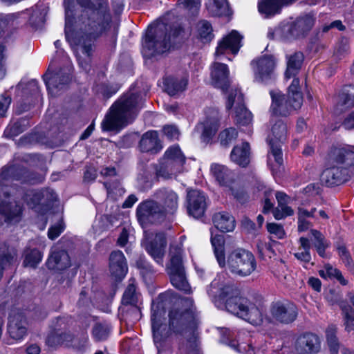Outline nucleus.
<instances>
[{"label":"nucleus","mask_w":354,"mask_h":354,"mask_svg":"<svg viewBox=\"0 0 354 354\" xmlns=\"http://www.w3.org/2000/svg\"><path fill=\"white\" fill-rule=\"evenodd\" d=\"M297 354H316L321 348L319 337L312 333H305L299 335L294 344Z\"/></svg>","instance_id":"obj_18"},{"label":"nucleus","mask_w":354,"mask_h":354,"mask_svg":"<svg viewBox=\"0 0 354 354\" xmlns=\"http://www.w3.org/2000/svg\"><path fill=\"white\" fill-rule=\"evenodd\" d=\"M28 122L25 119H20L16 122L8 125L4 131L3 135L6 138H14L24 132L28 127Z\"/></svg>","instance_id":"obj_48"},{"label":"nucleus","mask_w":354,"mask_h":354,"mask_svg":"<svg viewBox=\"0 0 354 354\" xmlns=\"http://www.w3.org/2000/svg\"><path fill=\"white\" fill-rule=\"evenodd\" d=\"M214 226L223 232H232L235 228V219L226 212L215 213L212 218Z\"/></svg>","instance_id":"obj_34"},{"label":"nucleus","mask_w":354,"mask_h":354,"mask_svg":"<svg viewBox=\"0 0 354 354\" xmlns=\"http://www.w3.org/2000/svg\"><path fill=\"white\" fill-rule=\"evenodd\" d=\"M47 263L48 268L50 269L62 270L71 266V260L66 251H53L48 258Z\"/></svg>","instance_id":"obj_36"},{"label":"nucleus","mask_w":354,"mask_h":354,"mask_svg":"<svg viewBox=\"0 0 354 354\" xmlns=\"http://www.w3.org/2000/svg\"><path fill=\"white\" fill-rule=\"evenodd\" d=\"M299 241L300 246L298 248V251L294 254V256L300 261L309 263L311 260L310 241L306 237H301Z\"/></svg>","instance_id":"obj_44"},{"label":"nucleus","mask_w":354,"mask_h":354,"mask_svg":"<svg viewBox=\"0 0 354 354\" xmlns=\"http://www.w3.org/2000/svg\"><path fill=\"white\" fill-rule=\"evenodd\" d=\"M288 127L281 120H278L272 127L271 133L268 136V142L270 145L268 155V164L273 171L283 165V160L281 151V144L286 138Z\"/></svg>","instance_id":"obj_9"},{"label":"nucleus","mask_w":354,"mask_h":354,"mask_svg":"<svg viewBox=\"0 0 354 354\" xmlns=\"http://www.w3.org/2000/svg\"><path fill=\"white\" fill-rule=\"evenodd\" d=\"M207 293L214 302H225L229 313L253 325L262 322L263 315L259 308L246 297L241 296L239 290L234 285L215 279L208 287Z\"/></svg>","instance_id":"obj_3"},{"label":"nucleus","mask_w":354,"mask_h":354,"mask_svg":"<svg viewBox=\"0 0 354 354\" xmlns=\"http://www.w3.org/2000/svg\"><path fill=\"white\" fill-rule=\"evenodd\" d=\"M185 162V157L177 146L171 147L165 153L162 162L156 169V175L164 179L171 178L181 172Z\"/></svg>","instance_id":"obj_11"},{"label":"nucleus","mask_w":354,"mask_h":354,"mask_svg":"<svg viewBox=\"0 0 354 354\" xmlns=\"http://www.w3.org/2000/svg\"><path fill=\"white\" fill-rule=\"evenodd\" d=\"M154 199L158 202L162 209L165 211V215L174 214L178 209V196L171 189L162 187L154 192Z\"/></svg>","instance_id":"obj_19"},{"label":"nucleus","mask_w":354,"mask_h":354,"mask_svg":"<svg viewBox=\"0 0 354 354\" xmlns=\"http://www.w3.org/2000/svg\"><path fill=\"white\" fill-rule=\"evenodd\" d=\"M64 323L63 318L57 319V327L52 331L46 338V344L51 347L58 346H71L74 340V335L65 328H61L62 324Z\"/></svg>","instance_id":"obj_20"},{"label":"nucleus","mask_w":354,"mask_h":354,"mask_svg":"<svg viewBox=\"0 0 354 354\" xmlns=\"http://www.w3.org/2000/svg\"><path fill=\"white\" fill-rule=\"evenodd\" d=\"M142 106L143 100L140 94H124L110 107L101 123L102 129L119 131L134 120Z\"/></svg>","instance_id":"obj_6"},{"label":"nucleus","mask_w":354,"mask_h":354,"mask_svg":"<svg viewBox=\"0 0 354 354\" xmlns=\"http://www.w3.org/2000/svg\"><path fill=\"white\" fill-rule=\"evenodd\" d=\"M44 80L49 93L56 95L58 91L64 89L71 81L69 68H61L59 71L52 74L50 68L44 75Z\"/></svg>","instance_id":"obj_16"},{"label":"nucleus","mask_w":354,"mask_h":354,"mask_svg":"<svg viewBox=\"0 0 354 354\" xmlns=\"http://www.w3.org/2000/svg\"><path fill=\"white\" fill-rule=\"evenodd\" d=\"M136 267L140 270L142 274H148L153 272V267L143 256H140L136 261Z\"/></svg>","instance_id":"obj_61"},{"label":"nucleus","mask_w":354,"mask_h":354,"mask_svg":"<svg viewBox=\"0 0 354 354\" xmlns=\"http://www.w3.org/2000/svg\"><path fill=\"white\" fill-rule=\"evenodd\" d=\"M324 268H326V273L328 277H333L337 279L338 281L343 286H345L348 283V281L344 278L341 272L339 270L334 268L332 266L329 264L325 265Z\"/></svg>","instance_id":"obj_58"},{"label":"nucleus","mask_w":354,"mask_h":354,"mask_svg":"<svg viewBox=\"0 0 354 354\" xmlns=\"http://www.w3.org/2000/svg\"><path fill=\"white\" fill-rule=\"evenodd\" d=\"M315 19L310 15L297 18L290 23L297 39L304 37L313 28Z\"/></svg>","instance_id":"obj_40"},{"label":"nucleus","mask_w":354,"mask_h":354,"mask_svg":"<svg viewBox=\"0 0 354 354\" xmlns=\"http://www.w3.org/2000/svg\"><path fill=\"white\" fill-rule=\"evenodd\" d=\"M166 246L165 234L158 233L153 240L146 244L145 250L157 263L162 266Z\"/></svg>","instance_id":"obj_24"},{"label":"nucleus","mask_w":354,"mask_h":354,"mask_svg":"<svg viewBox=\"0 0 354 354\" xmlns=\"http://www.w3.org/2000/svg\"><path fill=\"white\" fill-rule=\"evenodd\" d=\"M27 325L26 319L22 313H12L8 325L10 337L15 340L23 339L27 334Z\"/></svg>","instance_id":"obj_23"},{"label":"nucleus","mask_w":354,"mask_h":354,"mask_svg":"<svg viewBox=\"0 0 354 354\" xmlns=\"http://www.w3.org/2000/svg\"><path fill=\"white\" fill-rule=\"evenodd\" d=\"M182 32L183 28L178 24L158 22L150 25L143 44L145 53L147 56L152 57L168 51Z\"/></svg>","instance_id":"obj_7"},{"label":"nucleus","mask_w":354,"mask_h":354,"mask_svg":"<svg viewBox=\"0 0 354 354\" xmlns=\"http://www.w3.org/2000/svg\"><path fill=\"white\" fill-rule=\"evenodd\" d=\"M209 10L214 16H229L232 14V10L227 0H214Z\"/></svg>","instance_id":"obj_46"},{"label":"nucleus","mask_w":354,"mask_h":354,"mask_svg":"<svg viewBox=\"0 0 354 354\" xmlns=\"http://www.w3.org/2000/svg\"><path fill=\"white\" fill-rule=\"evenodd\" d=\"M231 346L234 347L239 352H245L247 354H284L281 352L282 345H278L275 349H268V345L264 344L261 347L257 346L255 348H257V351H254L252 344H239L236 346L234 344H232Z\"/></svg>","instance_id":"obj_35"},{"label":"nucleus","mask_w":354,"mask_h":354,"mask_svg":"<svg viewBox=\"0 0 354 354\" xmlns=\"http://www.w3.org/2000/svg\"><path fill=\"white\" fill-rule=\"evenodd\" d=\"M238 136V131L233 127H230L222 131L218 135V141L223 147H228Z\"/></svg>","instance_id":"obj_54"},{"label":"nucleus","mask_w":354,"mask_h":354,"mask_svg":"<svg viewBox=\"0 0 354 354\" xmlns=\"http://www.w3.org/2000/svg\"><path fill=\"white\" fill-rule=\"evenodd\" d=\"M187 200L189 214L194 218L201 217L207 207L205 194L197 189L191 190L187 193Z\"/></svg>","instance_id":"obj_22"},{"label":"nucleus","mask_w":354,"mask_h":354,"mask_svg":"<svg viewBox=\"0 0 354 354\" xmlns=\"http://www.w3.org/2000/svg\"><path fill=\"white\" fill-rule=\"evenodd\" d=\"M169 256V261L166 266L167 273L185 270L183 259V250L180 247L171 245Z\"/></svg>","instance_id":"obj_33"},{"label":"nucleus","mask_w":354,"mask_h":354,"mask_svg":"<svg viewBox=\"0 0 354 354\" xmlns=\"http://www.w3.org/2000/svg\"><path fill=\"white\" fill-rule=\"evenodd\" d=\"M227 266L232 274L239 277H247L256 270L257 262L252 252L245 249L238 248L228 254Z\"/></svg>","instance_id":"obj_10"},{"label":"nucleus","mask_w":354,"mask_h":354,"mask_svg":"<svg viewBox=\"0 0 354 354\" xmlns=\"http://www.w3.org/2000/svg\"><path fill=\"white\" fill-rule=\"evenodd\" d=\"M210 171L221 185L229 186L234 180L233 174L224 165L214 163L211 165Z\"/></svg>","instance_id":"obj_38"},{"label":"nucleus","mask_w":354,"mask_h":354,"mask_svg":"<svg viewBox=\"0 0 354 354\" xmlns=\"http://www.w3.org/2000/svg\"><path fill=\"white\" fill-rule=\"evenodd\" d=\"M111 326L106 322L96 323L92 329V335L97 342L104 341L109 336Z\"/></svg>","instance_id":"obj_50"},{"label":"nucleus","mask_w":354,"mask_h":354,"mask_svg":"<svg viewBox=\"0 0 354 354\" xmlns=\"http://www.w3.org/2000/svg\"><path fill=\"white\" fill-rule=\"evenodd\" d=\"M310 232L314 237L313 245L315 248L318 254L324 258L326 257L325 250L329 247L330 243L328 242L324 235L317 230H311Z\"/></svg>","instance_id":"obj_47"},{"label":"nucleus","mask_w":354,"mask_h":354,"mask_svg":"<svg viewBox=\"0 0 354 354\" xmlns=\"http://www.w3.org/2000/svg\"><path fill=\"white\" fill-rule=\"evenodd\" d=\"M139 149L142 153L156 154L159 153L162 145L156 131H148L141 137L138 145Z\"/></svg>","instance_id":"obj_26"},{"label":"nucleus","mask_w":354,"mask_h":354,"mask_svg":"<svg viewBox=\"0 0 354 354\" xmlns=\"http://www.w3.org/2000/svg\"><path fill=\"white\" fill-rule=\"evenodd\" d=\"M165 311L160 309L157 301H153L151 305V325L153 336V341L158 348V354L160 352V347L162 343L169 337L171 331L169 328H167L166 324L162 323V318L164 317Z\"/></svg>","instance_id":"obj_13"},{"label":"nucleus","mask_w":354,"mask_h":354,"mask_svg":"<svg viewBox=\"0 0 354 354\" xmlns=\"http://www.w3.org/2000/svg\"><path fill=\"white\" fill-rule=\"evenodd\" d=\"M180 5L187 9L192 16L198 14L201 6V0H180Z\"/></svg>","instance_id":"obj_59"},{"label":"nucleus","mask_w":354,"mask_h":354,"mask_svg":"<svg viewBox=\"0 0 354 354\" xmlns=\"http://www.w3.org/2000/svg\"><path fill=\"white\" fill-rule=\"evenodd\" d=\"M243 36L236 30H232L227 36L223 38L216 48V55H222L226 50H230L232 54H236L241 47Z\"/></svg>","instance_id":"obj_25"},{"label":"nucleus","mask_w":354,"mask_h":354,"mask_svg":"<svg viewBox=\"0 0 354 354\" xmlns=\"http://www.w3.org/2000/svg\"><path fill=\"white\" fill-rule=\"evenodd\" d=\"M198 37L202 42H209L214 37L212 25L206 20H201L198 22L197 26Z\"/></svg>","instance_id":"obj_45"},{"label":"nucleus","mask_w":354,"mask_h":354,"mask_svg":"<svg viewBox=\"0 0 354 354\" xmlns=\"http://www.w3.org/2000/svg\"><path fill=\"white\" fill-rule=\"evenodd\" d=\"M272 105L270 109L275 115L286 117L301 108L303 96L300 91L299 80L293 79L288 87V95L270 92Z\"/></svg>","instance_id":"obj_8"},{"label":"nucleus","mask_w":354,"mask_h":354,"mask_svg":"<svg viewBox=\"0 0 354 354\" xmlns=\"http://www.w3.org/2000/svg\"><path fill=\"white\" fill-rule=\"evenodd\" d=\"M274 35L277 39L283 41H292L297 39L290 23L279 26L274 30Z\"/></svg>","instance_id":"obj_52"},{"label":"nucleus","mask_w":354,"mask_h":354,"mask_svg":"<svg viewBox=\"0 0 354 354\" xmlns=\"http://www.w3.org/2000/svg\"><path fill=\"white\" fill-rule=\"evenodd\" d=\"M207 293L214 302H225L229 313L253 325L262 322L263 315L259 308L246 297L241 296L239 290L234 285L215 279L208 287Z\"/></svg>","instance_id":"obj_4"},{"label":"nucleus","mask_w":354,"mask_h":354,"mask_svg":"<svg viewBox=\"0 0 354 354\" xmlns=\"http://www.w3.org/2000/svg\"><path fill=\"white\" fill-rule=\"evenodd\" d=\"M330 159L333 162L342 164L347 168L354 165V151L349 147H334L330 153Z\"/></svg>","instance_id":"obj_31"},{"label":"nucleus","mask_w":354,"mask_h":354,"mask_svg":"<svg viewBox=\"0 0 354 354\" xmlns=\"http://www.w3.org/2000/svg\"><path fill=\"white\" fill-rule=\"evenodd\" d=\"M84 8L82 14L84 32L75 42L76 56L80 66L86 72L91 68L93 42L106 30L111 21L108 0H77Z\"/></svg>","instance_id":"obj_2"},{"label":"nucleus","mask_w":354,"mask_h":354,"mask_svg":"<svg viewBox=\"0 0 354 354\" xmlns=\"http://www.w3.org/2000/svg\"><path fill=\"white\" fill-rule=\"evenodd\" d=\"M257 247L261 256H268L269 257H271V255L274 253L270 243L259 241L257 242Z\"/></svg>","instance_id":"obj_64"},{"label":"nucleus","mask_w":354,"mask_h":354,"mask_svg":"<svg viewBox=\"0 0 354 354\" xmlns=\"http://www.w3.org/2000/svg\"><path fill=\"white\" fill-rule=\"evenodd\" d=\"M326 340L330 354H338L341 351V344L336 336V330L333 327H330L326 330Z\"/></svg>","instance_id":"obj_53"},{"label":"nucleus","mask_w":354,"mask_h":354,"mask_svg":"<svg viewBox=\"0 0 354 354\" xmlns=\"http://www.w3.org/2000/svg\"><path fill=\"white\" fill-rule=\"evenodd\" d=\"M229 71L227 66L224 64L216 62L212 67L211 77L214 86L225 91L230 86L228 77Z\"/></svg>","instance_id":"obj_29"},{"label":"nucleus","mask_w":354,"mask_h":354,"mask_svg":"<svg viewBox=\"0 0 354 354\" xmlns=\"http://www.w3.org/2000/svg\"><path fill=\"white\" fill-rule=\"evenodd\" d=\"M42 255L37 249L26 248L24 251V265L26 267L35 268L41 261Z\"/></svg>","instance_id":"obj_49"},{"label":"nucleus","mask_w":354,"mask_h":354,"mask_svg":"<svg viewBox=\"0 0 354 354\" xmlns=\"http://www.w3.org/2000/svg\"><path fill=\"white\" fill-rule=\"evenodd\" d=\"M345 329L348 332L354 330V310L351 306L342 308Z\"/></svg>","instance_id":"obj_57"},{"label":"nucleus","mask_w":354,"mask_h":354,"mask_svg":"<svg viewBox=\"0 0 354 354\" xmlns=\"http://www.w3.org/2000/svg\"><path fill=\"white\" fill-rule=\"evenodd\" d=\"M286 59L287 69L285 73V76L287 79H290L291 77H294L295 79V77L301 69L304 59V55L303 53L298 51L290 55H287Z\"/></svg>","instance_id":"obj_41"},{"label":"nucleus","mask_w":354,"mask_h":354,"mask_svg":"<svg viewBox=\"0 0 354 354\" xmlns=\"http://www.w3.org/2000/svg\"><path fill=\"white\" fill-rule=\"evenodd\" d=\"M272 214L275 219L281 220L294 214V210L287 204L283 205H278L277 207L272 210Z\"/></svg>","instance_id":"obj_56"},{"label":"nucleus","mask_w":354,"mask_h":354,"mask_svg":"<svg viewBox=\"0 0 354 354\" xmlns=\"http://www.w3.org/2000/svg\"><path fill=\"white\" fill-rule=\"evenodd\" d=\"M126 317L132 322L139 320L141 317L140 308L137 304L130 305V307L127 310Z\"/></svg>","instance_id":"obj_63"},{"label":"nucleus","mask_w":354,"mask_h":354,"mask_svg":"<svg viewBox=\"0 0 354 354\" xmlns=\"http://www.w3.org/2000/svg\"><path fill=\"white\" fill-rule=\"evenodd\" d=\"M288 0H259L258 9L266 17L279 14L283 6H289Z\"/></svg>","instance_id":"obj_32"},{"label":"nucleus","mask_w":354,"mask_h":354,"mask_svg":"<svg viewBox=\"0 0 354 354\" xmlns=\"http://www.w3.org/2000/svg\"><path fill=\"white\" fill-rule=\"evenodd\" d=\"M350 178L347 168L342 167H330L322 172L321 180L328 187L337 186L346 182Z\"/></svg>","instance_id":"obj_21"},{"label":"nucleus","mask_w":354,"mask_h":354,"mask_svg":"<svg viewBox=\"0 0 354 354\" xmlns=\"http://www.w3.org/2000/svg\"><path fill=\"white\" fill-rule=\"evenodd\" d=\"M165 91L171 96L183 92L186 89L188 78L185 76L180 78L167 77L164 79Z\"/></svg>","instance_id":"obj_37"},{"label":"nucleus","mask_w":354,"mask_h":354,"mask_svg":"<svg viewBox=\"0 0 354 354\" xmlns=\"http://www.w3.org/2000/svg\"><path fill=\"white\" fill-rule=\"evenodd\" d=\"M109 270L116 279H123L128 271V266L124 254L121 251H113L109 257Z\"/></svg>","instance_id":"obj_27"},{"label":"nucleus","mask_w":354,"mask_h":354,"mask_svg":"<svg viewBox=\"0 0 354 354\" xmlns=\"http://www.w3.org/2000/svg\"><path fill=\"white\" fill-rule=\"evenodd\" d=\"M233 106L235 109L233 118L236 124L245 126L251 122L252 113L245 106L243 95L238 89L232 90L227 97L226 109L230 110Z\"/></svg>","instance_id":"obj_14"},{"label":"nucleus","mask_w":354,"mask_h":354,"mask_svg":"<svg viewBox=\"0 0 354 354\" xmlns=\"http://www.w3.org/2000/svg\"><path fill=\"white\" fill-rule=\"evenodd\" d=\"M24 167L16 164H8L0 171V212L6 221L17 222L21 213V207L17 203L8 202L14 180H21L30 183H40L41 177L33 178Z\"/></svg>","instance_id":"obj_5"},{"label":"nucleus","mask_w":354,"mask_h":354,"mask_svg":"<svg viewBox=\"0 0 354 354\" xmlns=\"http://www.w3.org/2000/svg\"><path fill=\"white\" fill-rule=\"evenodd\" d=\"M138 294L136 286L133 283L129 284L122 297V304L124 305H135L138 303Z\"/></svg>","instance_id":"obj_55"},{"label":"nucleus","mask_w":354,"mask_h":354,"mask_svg":"<svg viewBox=\"0 0 354 354\" xmlns=\"http://www.w3.org/2000/svg\"><path fill=\"white\" fill-rule=\"evenodd\" d=\"M14 15H0V29H2V33L12 28L14 26Z\"/></svg>","instance_id":"obj_60"},{"label":"nucleus","mask_w":354,"mask_h":354,"mask_svg":"<svg viewBox=\"0 0 354 354\" xmlns=\"http://www.w3.org/2000/svg\"><path fill=\"white\" fill-rule=\"evenodd\" d=\"M257 81L266 82L272 77L276 61L272 55H263L251 62Z\"/></svg>","instance_id":"obj_17"},{"label":"nucleus","mask_w":354,"mask_h":354,"mask_svg":"<svg viewBox=\"0 0 354 354\" xmlns=\"http://www.w3.org/2000/svg\"><path fill=\"white\" fill-rule=\"evenodd\" d=\"M267 230L270 234L274 235L277 239H281L285 236V232L281 225L269 223H267Z\"/></svg>","instance_id":"obj_62"},{"label":"nucleus","mask_w":354,"mask_h":354,"mask_svg":"<svg viewBox=\"0 0 354 354\" xmlns=\"http://www.w3.org/2000/svg\"><path fill=\"white\" fill-rule=\"evenodd\" d=\"M136 216L142 227L159 225L166 220L165 211L155 199H147L137 207Z\"/></svg>","instance_id":"obj_12"},{"label":"nucleus","mask_w":354,"mask_h":354,"mask_svg":"<svg viewBox=\"0 0 354 354\" xmlns=\"http://www.w3.org/2000/svg\"><path fill=\"white\" fill-rule=\"evenodd\" d=\"M57 198L56 194L52 189H42L37 191H30L26 195V201L28 205L32 208L36 209L39 212L38 205L44 204L50 201L55 200Z\"/></svg>","instance_id":"obj_28"},{"label":"nucleus","mask_w":354,"mask_h":354,"mask_svg":"<svg viewBox=\"0 0 354 354\" xmlns=\"http://www.w3.org/2000/svg\"><path fill=\"white\" fill-rule=\"evenodd\" d=\"M203 122L202 138L205 142L208 141L215 134L219 127L220 115L216 109H209Z\"/></svg>","instance_id":"obj_30"},{"label":"nucleus","mask_w":354,"mask_h":354,"mask_svg":"<svg viewBox=\"0 0 354 354\" xmlns=\"http://www.w3.org/2000/svg\"><path fill=\"white\" fill-rule=\"evenodd\" d=\"M270 314L273 319L283 324L295 322L298 315L295 304L290 301H277L270 306Z\"/></svg>","instance_id":"obj_15"},{"label":"nucleus","mask_w":354,"mask_h":354,"mask_svg":"<svg viewBox=\"0 0 354 354\" xmlns=\"http://www.w3.org/2000/svg\"><path fill=\"white\" fill-rule=\"evenodd\" d=\"M211 243L214 248V254L219 266L221 268L224 267L226 264L224 252V236L222 234H216L214 236H212Z\"/></svg>","instance_id":"obj_43"},{"label":"nucleus","mask_w":354,"mask_h":354,"mask_svg":"<svg viewBox=\"0 0 354 354\" xmlns=\"http://www.w3.org/2000/svg\"><path fill=\"white\" fill-rule=\"evenodd\" d=\"M337 106L341 110L343 106H354V86H350L349 89L345 90L338 95Z\"/></svg>","instance_id":"obj_51"},{"label":"nucleus","mask_w":354,"mask_h":354,"mask_svg":"<svg viewBox=\"0 0 354 354\" xmlns=\"http://www.w3.org/2000/svg\"><path fill=\"white\" fill-rule=\"evenodd\" d=\"M250 149L248 142L235 146L230 154L231 160L240 166L246 167L250 162Z\"/></svg>","instance_id":"obj_39"},{"label":"nucleus","mask_w":354,"mask_h":354,"mask_svg":"<svg viewBox=\"0 0 354 354\" xmlns=\"http://www.w3.org/2000/svg\"><path fill=\"white\" fill-rule=\"evenodd\" d=\"M156 301L165 311L171 305L174 306L169 313V326L175 335L182 338L180 349L187 354H200L198 320L193 299L180 297L168 291L160 294Z\"/></svg>","instance_id":"obj_1"},{"label":"nucleus","mask_w":354,"mask_h":354,"mask_svg":"<svg viewBox=\"0 0 354 354\" xmlns=\"http://www.w3.org/2000/svg\"><path fill=\"white\" fill-rule=\"evenodd\" d=\"M168 274L171 284L176 288L187 294L191 293L192 290L187 281L185 270L168 273Z\"/></svg>","instance_id":"obj_42"}]
</instances>
